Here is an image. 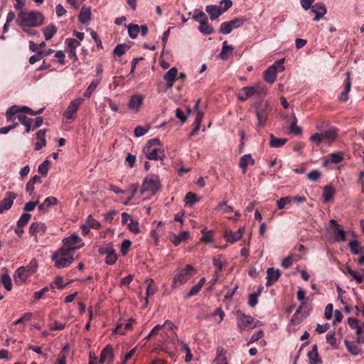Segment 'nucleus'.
Segmentation results:
<instances>
[{
    "instance_id": "obj_15",
    "label": "nucleus",
    "mask_w": 364,
    "mask_h": 364,
    "mask_svg": "<svg viewBox=\"0 0 364 364\" xmlns=\"http://www.w3.org/2000/svg\"><path fill=\"white\" fill-rule=\"evenodd\" d=\"M311 11L316 14L313 20L314 21H318L326 14L327 10L325 5L323 3L319 2L312 6Z\"/></svg>"
},
{
    "instance_id": "obj_4",
    "label": "nucleus",
    "mask_w": 364,
    "mask_h": 364,
    "mask_svg": "<svg viewBox=\"0 0 364 364\" xmlns=\"http://www.w3.org/2000/svg\"><path fill=\"white\" fill-rule=\"evenodd\" d=\"M161 188L159 177L156 174H149L145 177L143 181L141 193L144 192H151L154 195Z\"/></svg>"
},
{
    "instance_id": "obj_52",
    "label": "nucleus",
    "mask_w": 364,
    "mask_h": 364,
    "mask_svg": "<svg viewBox=\"0 0 364 364\" xmlns=\"http://www.w3.org/2000/svg\"><path fill=\"white\" fill-rule=\"evenodd\" d=\"M261 294V290L259 289L257 292H254L249 296L248 304L251 307H254L258 303V297Z\"/></svg>"
},
{
    "instance_id": "obj_64",
    "label": "nucleus",
    "mask_w": 364,
    "mask_h": 364,
    "mask_svg": "<svg viewBox=\"0 0 364 364\" xmlns=\"http://www.w3.org/2000/svg\"><path fill=\"white\" fill-rule=\"evenodd\" d=\"M132 245V242L129 240H124L121 244L120 251L122 255H126Z\"/></svg>"
},
{
    "instance_id": "obj_53",
    "label": "nucleus",
    "mask_w": 364,
    "mask_h": 364,
    "mask_svg": "<svg viewBox=\"0 0 364 364\" xmlns=\"http://www.w3.org/2000/svg\"><path fill=\"white\" fill-rule=\"evenodd\" d=\"M129 48V46L126 44H118L114 49L113 53L114 55L117 56H122L123 55L126 50Z\"/></svg>"
},
{
    "instance_id": "obj_49",
    "label": "nucleus",
    "mask_w": 364,
    "mask_h": 364,
    "mask_svg": "<svg viewBox=\"0 0 364 364\" xmlns=\"http://www.w3.org/2000/svg\"><path fill=\"white\" fill-rule=\"evenodd\" d=\"M157 290V287L155 284V283L154 282V281L152 279H151L149 281V283L147 286V288H146V305L148 304V297L150 296H153L156 291Z\"/></svg>"
},
{
    "instance_id": "obj_3",
    "label": "nucleus",
    "mask_w": 364,
    "mask_h": 364,
    "mask_svg": "<svg viewBox=\"0 0 364 364\" xmlns=\"http://www.w3.org/2000/svg\"><path fill=\"white\" fill-rule=\"evenodd\" d=\"M196 273V270L193 266L188 264L183 269H178L176 274L173 277L172 281V287L176 288L185 284Z\"/></svg>"
},
{
    "instance_id": "obj_41",
    "label": "nucleus",
    "mask_w": 364,
    "mask_h": 364,
    "mask_svg": "<svg viewBox=\"0 0 364 364\" xmlns=\"http://www.w3.org/2000/svg\"><path fill=\"white\" fill-rule=\"evenodd\" d=\"M287 141L284 138H277L273 134L270 135L269 145L271 147L279 148L284 146Z\"/></svg>"
},
{
    "instance_id": "obj_34",
    "label": "nucleus",
    "mask_w": 364,
    "mask_h": 364,
    "mask_svg": "<svg viewBox=\"0 0 364 364\" xmlns=\"http://www.w3.org/2000/svg\"><path fill=\"white\" fill-rule=\"evenodd\" d=\"M277 71L274 69V67H269L268 69H267L264 73V78L265 81L269 83H273L277 77Z\"/></svg>"
},
{
    "instance_id": "obj_32",
    "label": "nucleus",
    "mask_w": 364,
    "mask_h": 364,
    "mask_svg": "<svg viewBox=\"0 0 364 364\" xmlns=\"http://www.w3.org/2000/svg\"><path fill=\"white\" fill-rule=\"evenodd\" d=\"M223 237L227 242L233 243L241 239V234L240 232H232V230H225Z\"/></svg>"
},
{
    "instance_id": "obj_43",
    "label": "nucleus",
    "mask_w": 364,
    "mask_h": 364,
    "mask_svg": "<svg viewBox=\"0 0 364 364\" xmlns=\"http://www.w3.org/2000/svg\"><path fill=\"white\" fill-rule=\"evenodd\" d=\"M100 82V79H94L84 92V97L90 98Z\"/></svg>"
},
{
    "instance_id": "obj_57",
    "label": "nucleus",
    "mask_w": 364,
    "mask_h": 364,
    "mask_svg": "<svg viewBox=\"0 0 364 364\" xmlns=\"http://www.w3.org/2000/svg\"><path fill=\"white\" fill-rule=\"evenodd\" d=\"M50 162L48 160L44 161L41 164L38 166V171L43 176H46L49 169Z\"/></svg>"
},
{
    "instance_id": "obj_30",
    "label": "nucleus",
    "mask_w": 364,
    "mask_h": 364,
    "mask_svg": "<svg viewBox=\"0 0 364 364\" xmlns=\"http://www.w3.org/2000/svg\"><path fill=\"white\" fill-rule=\"evenodd\" d=\"M91 18L90 7L82 6L78 16V20L82 23H87Z\"/></svg>"
},
{
    "instance_id": "obj_51",
    "label": "nucleus",
    "mask_w": 364,
    "mask_h": 364,
    "mask_svg": "<svg viewBox=\"0 0 364 364\" xmlns=\"http://www.w3.org/2000/svg\"><path fill=\"white\" fill-rule=\"evenodd\" d=\"M1 282L4 287V288L7 291H11L13 287L11 279L10 276L7 274H4L1 277Z\"/></svg>"
},
{
    "instance_id": "obj_23",
    "label": "nucleus",
    "mask_w": 364,
    "mask_h": 364,
    "mask_svg": "<svg viewBox=\"0 0 364 364\" xmlns=\"http://www.w3.org/2000/svg\"><path fill=\"white\" fill-rule=\"evenodd\" d=\"M189 235H190L188 231H183L178 235L173 234L171 237V241L175 247H177L181 242L187 241L189 238Z\"/></svg>"
},
{
    "instance_id": "obj_14",
    "label": "nucleus",
    "mask_w": 364,
    "mask_h": 364,
    "mask_svg": "<svg viewBox=\"0 0 364 364\" xmlns=\"http://www.w3.org/2000/svg\"><path fill=\"white\" fill-rule=\"evenodd\" d=\"M347 77L343 82L344 89L338 97L339 102H345L348 100V93L351 88V82L350 80V73H346Z\"/></svg>"
},
{
    "instance_id": "obj_6",
    "label": "nucleus",
    "mask_w": 364,
    "mask_h": 364,
    "mask_svg": "<svg viewBox=\"0 0 364 364\" xmlns=\"http://www.w3.org/2000/svg\"><path fill=\"white\" fill-rule=\"evenodd\" d=\"M38 269V262L33 258L26 267H21L16 270L18 278L22 281H26L29 277L33 274Z\"/></svg>"
},
{
    "instance_id": "obj_39",
    "label": "nucleus",
    "mask_w": 364,
    "mask_h": 364,
    "mask_svg": "<svg viewBox=\"0 0 364 364\" xmlns=\"http://www.w3.org/2000/svg\"><path fill=\"white\" fill-rule=\"evenodd\" d=\"M226 350L223 348H217V357L214 360L215 364H228L225 358Z\"/></svg>"
},
{
    "instance_id": "obj_59",
    "label": "nucleus",
    "mask_w": 364,
    "mask_h": 364,
    "mask_svg": "<svg viewBox=\"0 0 364 364\" xmlns=\"http://www.w3.org/2000/svg\"><path fill=\"white\" fill-rule=\"evenodd\" d=\"M216 210H221L224 213H230L233 212V208L231 206L228 205L225 201L220 203L218 205Z\"/></svg>"
},
{
    "instance_id": "obj_20",
    "label": "nucleus",
    "mask_w": 364,
    "mask_h": 364,
    "mask_svg": "<svg viewBox=\"0 0 364 364\" xmlns=\"http://www.w3.org/2000/svg\"><path fill=\"white\" fill-rule=\"evenodd\" d=\"M308 358L309 360V364H321L322 360L319 358L318 346L314 344L312 346L311 350L308 353Z\"/></svg>"
},
{
    "instance_id": "obj_36",
    "label": "nucleus",
    "mask_w": 364,
    "mask_h": 364,
    "mask_svg": "<svg viewBox=\"0 0 364 364\" xmlns=\"http://www.w3.org/2000/svg\"><path fill=\"white\" fill-rule=\"evenodd\" d=\"M348 246L352 254L364 255V247H360L357 240L350 241Z\"/></svg>"
},
{
    "instance_id": "obj_28",
    "label": "nucleus",
    "mask_w": 364,
    "mask_h": 364,
    "mask_svg": "<svg viewBox=\"0 0 364 364\" xmlns=\"http://www.w3.org/2000/svg\"><path fill=\"white\" fill-rule=\"evenodd\" d=\"M255 164V160L252 159L250 154H245L242 156L240 159L239 166L241 168L243 171V173H245L246 172L247 167L249 165H254Z\"/></svg>"
},
{
    "instance_id": "obj_44",
    "label": "nucleus",
    "mask_w": 364,
    "mask_h": 364,
    "mask_svg": "<svg viewBox=\"0 0 364 364\" xmlns=\"http://www.w3.org/2000/svg\"><path fill=\"white\" fill-rule=\"evenodd\" d=\"M344 343L348 352L353 355H357L360 354L362 351V349L359 346L351 343L350 341L347 340L345 341Z\"/></svg>"
},
{
    "instance_id": "obj_54",
    "label": "nucleus",
    "mask_w": 364,
    "mask_h": 364,
    "mask_svg": "<svg viewBox=\"0 0 364 364\" xmlns=\"http://www.w3.org/2000/svg\"><path fill=\"white\" fill-rule=\"evenodd\" d=\"M68 346H65L62 349L57 358V364H66V353L68 352Z\"/></svg>"
},
{
    "instance_id": "obj_47",
    "label": "nucleus",
    "mask_w": 364,
    "mask_h": 364,
    "mask_svg": "<svg viewBox=\"0 0 364 364\" xmlns=\"http://www.w3.org/2000/svg\"><path fill=\"white\" fill-rule=\"evenodd\" d=\"M198 30L204 35H210L214 32V29L208 24V20L200 22Z\"/></svg>"
},
{
    "instance_id": "obj_24",
    "label": "nucleus",
    "mask_w": 364,
    "mask_h": 364,
    "mask_svg": "<svg viewBox=\"0 0 364 364\" xmlns=\"http://www.w3.org/2000/svg\"><path fill=\"white\" fill-rule=\"evenodd\" d=\"M241 92L244 93L242 95L241 93H239L237 95L238 99L241 102H244L247 100V98L252 97L254 94L257 92V90L254 87H244Z\"/></svg>"
},
{
    "instance_id": "obj_62",
    "label": "nucleus",
    "mask_w": 364,
    "mask_h": 364,
    "mask_svg": "<svg viewBox=\"0 0 364 364\" xmlns=\"http://www.w3.org/2000/svg\"><path fill=\"white\" fill-rule=\"evenodd\" d=\"M117 259V256L115 254L114 250H113L112 251H110V252L106 255L105 262L108 265H112L116 262Z\"/></svg>"
},
{
    "instance_id": "obj_46",
    "label": "nucleus",
    "mask_w": 364,
    "mask_h": 364,
    "mask_svg": "<svg viewBox=\"0 0 364 364\" xmlns=\"http://www.w3.org/2000/svg\"><path fill=\"white\" fill-rule=\"evenodd\" d=\"M334 240L336 242H345L346 240V233L340 227L336 228L334 232Z\"/></svg>"
},
{
    "instance_id": "obj_2",
    "label": "nucleus",
    "mask_w": 364,
    "mask_h": 364,
    "mask_svg": "<svg viewBox=\"0 0 364 364\" xmlns=\"http://www.w3.org/2000/svg\"><path fill=\"white\" fill-rule=\"evenodd\" d=\"M143 153L149 160L163 161L165 155L161 141L157 138H154L147 141L143 149Z\"/></svg>"
},
{
    "instance_id": "obj_13",
    "label": "nucleus",
    "mask_w": 364,
    "mask_h": 364,
    "mask_svg": "<svg viewBox=\"0 0 364 364\" xmlns=\"http://www.w3.org/2000/svg\"><path fill=\"white\" fill-rule=\"evenodd\" d=\"M16 196L17 195L14 192L9 191L6 193L5 198L0 201L2 213L4 211L8 210L11 208L14 203V200Z\"/></svg>"
},
{
    "instance_id": "obj_48",
    "label": "nucleus",
    "mask_w": 364,
    "mask_h": 364,
    "mask_svg": "<svg viewBox=\"0 0 364 364\" xmlns=\"http://www.w3.org/2000/svg\"><path fill=\"white\" fill-rule=\"evenodd\" d=\"M292 121L290 125V132L294 134L295 135L301 134V127L297 126V119L294 114H293L291 117Z\"/></svg>"
},
{
    "instance_id": "obj_33",
    "label": "nucleus",
    "mask_w": 364,
    "mask_h": 364,
    "mask_svg": "<svg viewBox=\"0 0 364 364\" xmlns=\"http://www.w3.org/2000/svg\"><path fill=\"white\" fill-rule=\"evenodd\" d=\"M38 141L35 144V149L38 151L46 145V130H39L36 133Z\"/></svg>"
},
{
    "instance_id": "obj_31",
    "label": "nucleus",
    "mask_w": 364,
    "mask_h": 364,
    "mask_svg": "<svg viewBox=\"0 0 364 364\" xmlns=\"http://www.w3.org/2000/svg\"><path fill=\"white\" fill-rule=\"evenodd\" d=\"M205 11L210 15V18L213 21L223 14L219 6L217 5L206 6Z\"/></svg>"
},
{
    "instance_id": "obj_63",
    "label": "nucleus",
    "mask_w": 364,
    "mask_h": 364,
    "mask_svg": "<svg viewBox=\"0 0 364 364\" xmlns=\"http://www.w3.org/2000/svg\"><path fill=\"white\" fill-rule=\"evenodd\" d=\"M228 22L229 23V24L230 25L231 28L233 30L242 26L244 23V19L242 18H235Z\"/></svg>"
},
{
    "instance_id": "obj_50",
    "label": "nucleus",
    "mask_w": 364,
    "mask_h": 364,
    "mask_svg": "<svg viewBox=\"0 0 364 364\" xmlns=\"http://www.w3.org/2000/svg\"><path fill=\"white\" fill-rule=\"evenodd\" d=\"M139 32V26L137 24L130 23L128 26V33L131 38L135 39Z\"/></svg>"
},
{
    "instance_id": "obj_10",
    "label": "nucleus",
    "mask_w": 364,
    "mask_h": 364,
    "mask_svg": "<svg viewBox=\"0 0 364 364\" xmlns=\"http://www.w3.org/2000/svg\"><path fill=\"white\" fill-rule=\"evenodd\" d=\"M63 244V247H68V249L73 252L84 246L82 239L77 234H73L70 237L64 238Z\"/></svg>"
},
{
    "instance_id": "obj_25",
    "label": "nucleus",
    "mask_w": 364,
    "mask_h": 364,
    "mask_svg": "<svg viewBox=\"0 0 364 364\" xmlns=\"http://www.w3.org/2000/svg\"><path fill=\"white\" fill-rule=\"evenodd\" d=\"M51 259L55 262V267L58 269L67 267L74 261V259H70L68 260V259L63 257H55L54 254L52 255Z\"/></svg>"
},
{
    "instance_id": "obj_38",
    "label": "nucleus",
    "mask_w": 364,
    "mask_h": 364,
    "mask_svg": "<svg viewBox=\"0 0 364 364\" xmlns=\"http://www.w3.org/2000/svg\"><path fill=\"white\" fill-rule=\"evenodd\" d=\"M16 114L17 119L21 122V124H23L26 127L25 132L28 133L31 131L32 119L28 118L25 114H22L21 112L18 113Z\"/></svg>"
},
{
    "instance_id": "obj_45",
    "label": "nucleus",
    "mask_w": 364,
    "mask_h": 364,
    "mask_svg": "<svg viewBox=\"0 0 364 364\" xmlns=\"http://www.w3.org/2000/svg\"><path fill=\"white\" fill-rule=\"evenodd\" d=\"M348 323L351 328L356 329V334L360 335L363 333V326L358 324V320L357 318L353 317L348 318Z\"/></svg>"
},
{
    "instance_id": "obj_60",
    "label": "nucleus",
    "mask_w": 364,
    "mask_h": 364,
    "mask_svg": "<svg viewBox=\"0 0 364 364\" xmlns=\"http://www.w3.org/2000/svg\"><path fill=\"white\" fill-rule=\"evenodd\" d=\"M65 43L70 50H76V48L80 46V42L73 38H67Z\"/></svg>"
},
{
    "instance_id": "obj_42",
    "label": "nucleus",
    "mask_w": 364,
    "mask_h": 364,
    "mask_svg": "<svg viewBox=\"0 0 364 364\" xmlns=\"http://www.w3.org/2000/svg\"><path fill=\"white\" fill-rule=\"evenodd\" d=\"M200 200V198L193 192H188L185 196L186 205L193 206L196 203Z\"/></svg>"
},
{
    "instance_id": "obj_17",
    "label": "nucleus",
    "mask_w": 364,
    "mask_h": 364,
    "mask_svg": "<svg viewBox=\"0 0 364 364\" xmlns=\"http://www.w3.org/2000/svg\"><path fill=\"white\" fill-rule=\"evenodd\" d=\"M142 103V97L139 95H135L131 97L128 103V107L129 109L137 112L139 109V107L141 106Z\"/></svg>"
},
{
    "instance_id": "obj_37",
    "label": "nucleus",
    "mask_w": 364,
    "mask_h": 364,
    "mask_svg": "<svg viewBox=\"0 0 364 364\" xmlns=\"http://www.w3.org/2000/svg\"><path fill=\"white\" fill-rule=\"evenodd\" d=\"M233 47L228 46V42L225 41L223 43L222 50L220 53V57L222 60H227L229 56L232 54Z\"/></svg>"
},
{
    "instance_id": "obj_27",
    "label": "nucleus",
    "mask_w": 364,
    "mask_h": 364,
    "mask_svg": "<svg viewBox=\"0 0 364 364\" xmlns=\"http://www.w3.org/2000/svg\"><path fill=\"white\" fill-rule=\"evenodd\" d=\"M53 254H54L55 257H63V258L68 259V260L70 259H74L73 258L74 252H73L72 250H70L69 249H68V247H65L63 246L62 247L59 248L57 251H55Z\"/></svg>"
},
{
    "instance_id": "obj_5",
    "label": "nucleus",
    "mask_w": 364,
    "mask_h": 364,
    "mask_svg": "<svg viewBox=\"0 0 364 364\" xmlns=\"http://www.w3.org/2000/svg\"><path fill=\"white\" fill-rule=\"evenodd\" d=\"M272 109L267 102H260L256 107V115L257 119V127L260 129L264 127Z\"/></svg>"
},
{
    "instance_id": "obj_18",
    "label": "nucleus",
    "mask_w": 364,
    "mask_h": 364,
    "mask_svg": "<svg viewBox=\"0 0 364 364\" xmlns=\"http://www.w3.org/2000/svg\"><path fill=\"white\" fill-rule=\"evenodd\" d=\"M267 274V287L272 286L281 276L280 271L279 269L275 270L274 268H268Z\"/></svg>"
},
{
    "instance_id": "obj_16",
    "label": "nucleus",
    "mask_w": 364,
    "mask_h": 364,
    "mask_svg": "<svg viewBox=\"0 0 364 364\" xmlns=\"http://www.w3.org/2000/svg\"><path fill=\"white\" fill-rule=\"evenodd\" d=\"M178 75V70L173 67L168 70L164 75V79L166 82L167 87L171 88L173 87V83Z\"/></svg>"
},
{
    "instance_id": "obj_40",
    "label": "nucleus",
    "mask_w": 364,
    "mask_h": 364,
    "mask_svg": "<svg viewBox=\"0 0 364 364\" xmlns=\"http://www.w3.org/2000/svg\"><path fill=\"white\" fill-rule=\"evenodd\" d=\"M335 194V188L331 186H326L323 188L322 196L324 202H329Z\"/></svg>"
},
{
    "instance_id": "obj_35",
    "label": "nucleus",
    "mask_w": 364,
    "mask_h": 364,
    "mask_svg": "<svg viewBox=\"0 0 364 364\" xmlns=\"http://www.w3.org/2000/svg\"><path fill=\"white\" fill-rule=\"evenodd\" d=\"M58 31L57 27L53 24H49L43 29V33L46 41L50 40Z\"/></svg>"
},
{
    "instance_id": "obj_19",
    "label": "nucleus",
    "mask_w": 364,
    "mask_h": 364,
    "mask_svg": "<svg viewBox=\"0 0 364 364\" xmlns=\"http://www.w3.org/2000/svg\"><path fill=\"white\" fill-rule=\"evenodd\" d=\"M168 327L170 330H172L173 328H176V326L173 325V323L170 321L169 320H167L165 321V323L163 325H156L155 326L152 330L151 331V335H163L165 331L164 329L165 328Z\"/></svg>"
},
{
    "instance_id": "obj_11",
    "label": "nucleus",
    "mask_w": 364,
    "mask_h": 364,
    "mask_svg": "<svg viewBox=\"0 0 364 364\" xmlns=\"http://www.w3.org/2000/svg\"><path fill=\"white\" fill-rule=\"evenodd\" d=\"M84 100L81 97L72 101L63 113V117L68 120H73L76 117L77 112Z\"/></svg>"
},
{
    "instance_id": "obj_61",
    "label": "nucleus",
    "mask_w": 364,
    "mask_h": 364,
    "mask_svg": "<svg viewBox=\"0 0 364 364\" xmlns=\"http://www.w3.org/2000/svg\"><path fill=\"white\" fill-rule=\"evenodd\" d=\"M31 218V215L29 213H23L18 220L17 221V225L18 226L24 227L26 226L28 223L29 222L30 219Z\"/></svg>"
},
{
    "instance_id": "obj_58",
    "label": "nucleus",
    "mask_w": 364,
    "mask_h": 364,
    "mask_svg": "<svg viewBox=\"0 0 364 364\" xmlns=\"http://www.w3.org/2000/svg\"><path fill=\"white\" fill-rule=\"evenodd\" d=\"M213 264L214 267L217 268L216 274H218L223 270V262L222 261V256L218 255L217 257H213Z\"/></svg>"
},
{
    "instance_id": "obj_26",
    "label": "nucleus",
    "mask_w": 364,
    "mask_h": 364,
    "mask_svg": "<svg viewBox=\"0 0 364 364\" xmlns=\"http://www.w3.org/2000/svg\"><path fill=\"white\" fill-rule=\"evenodd\" d=\"M304 305V302L303 301L301 305L297 309L294 314L292 316L291 322L293 325H299L303 321V318L306 317V314L301 312Z\"/></svg>"
},
{
    "instance_id": "obj_1",
    "label": "nucleus",
    "mask_w": 364,
    "mask_h": 364,
    "mask_svg": "<svg viewBox=\"0 0 364 364\" xmlns=\"http://www.w3.org/2000/svg\"><path fill=\"white\" fill-rule=\"evenodd\" d=\"M44 17L41 12L30 11H21L18 14L16 23L20 27H38L43 24Z\"/></svg>"
},
{
    "instance_id": "obj_12",
    "label": "nucleus",
    "mask_w": 364,
    "mask_h": 364,
    "mask_svg": "<svg viewBox=\"0 0 364 364\" xmlns=\"http://www.w3.org/2000/svg\"><path fill=\"white\" fill-rule=\"evenodd\" d=\"M114 360L113 348L110 345H107L101 351L100 363H104L105 362L107 364H111Z\"/></svg>"
},
{
    "instance_id": "obj_55",
    "label": "nucleus",
    "mask_w": 364,
    "mask_h": 364,
    "mask_svg": "<svg viewBox=\"0 0 364 364\" xmlns=\"http://www.w3.org/2000/svg\"><path fill=\"white\" fill-rule=\"evenodd\" d=\"M193 18L198 21L199 23H200V22L206 21L208 20L205 14L203 11L199 10H196L195 11Z\"/></svg>"
},
{
    "instance_id": "obj_56",
    "label": "nucleus",
    "mask_w": 364,
    "mask_h": 364,
    "mask_svg": "<svg viewBox=\"0 0 364 364\" xmlns=\"http://www.w3.org/2000/svg\"><path fill=\"white\" fill-rule=\"evenodd\" d=\"M86 224L90 227V228H93L95 230H99L101 228L100 223L95 219H94L92 215H89L87 218Z\"/></svg>"
},
{
    "instance_id": "obj_9",
    "label": "nucleus",
    "mask_w": 364,
    "mask_h": 364,
    "mask_svg": "<svg viewBox=\"0 0 364 364\" xmlns=\"http://www.w3.org/2000/svg\"><path fill=\"white\" fill-rule=\"evenodd\" d=\"M20 112H21L23 114H28L31 116L36 115V112H34L33 109H31V108H29L28 107H25V106L21 107L18 105H13L11 107H10L6 112V117L7 121L8 122L12 121L14 115H16V114L20 113Z\"/></svg>"
},
{
    "instance_id": "obj_8",
    "label": "nucleus",
    "mask_w": 364,
    "mask_h": 364,
    "mask_svg": "<svg viewBox=\"0 0 364 364\" xmlns=\"http://www.w3.org/2000/svg\"><path fill=\"white\" fill-rule=\"evenodd\" d=\"M237 327L240 331H249L255 327L254 318L250 315L237 311Z\"/></svg>"
},
{
    "instance_id": "obj_7",
    "label": "nucleus",
    "mask_w": 364,
    "mask_h": 364,
    "mask_svg": "<svg viewBox=\"0 0 364 364\" xmlns=\"http://www.w3.org/2000/svg\"><path fill=\"white\" fill-rule=\"evenodd\" d=\"M316 129L319 132H321L323 140L328 143L334 141L338 137V129L334 127L324 124L323 123L321 126L317 125Z\"/></svg>"
},
{
    "instance_id": "obj_22",
    "label": "nucleus",
    "mask_w": 364,
    "mask_h": 364,
    "mask_svg": "<svg viewBox=\"0 0 364 364\" xmlns=\"http://www.w3.org/2000/svg\"><path fill=\"white\" fill-rule=\"evenodd\" d=\"M47 227L45 223L41 222L33 223L29 228V232L32 235H36L38 232H46Z\"/></svg>"
},
{
    "instance_id": "obj_29",
    "label": "nucleus",
    "mask_w": 364,
    "mask_h": 364,
    "mask_svg": "<svg viewBox=\"0 0 364 364\" xmlns=\"http://www.w3.org/2000/svg\"><path fill=\"white\" fill-rule=\"evenodd\" d=\"M343 152L337 151L335 153H332L328 154L326 156V159L325 161V164L332 163V164H338L341 162L343 160Z\"/></svg>"
},
{
    "instance_id": "obj_21",
    "label": "nucleus",
    "mask_w": 364,
    "mask_h": 364,
    "mask_svg": "<svg viewBox=\"0 0 364 364\" xmlns=\"http://www.w3.org/2000/svg\"><path fill=\"white\" fill-rule=\"evenodd\" d=\"M58 203V199L53 196H49L46 198L43 203L38 205V209L41 212H46L49 208Z\"/></svg>"
}]
</instances>
